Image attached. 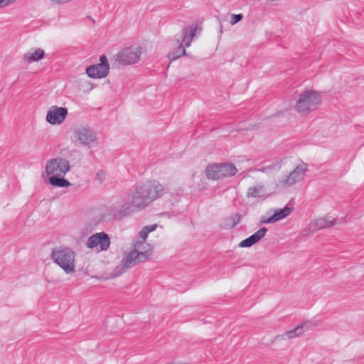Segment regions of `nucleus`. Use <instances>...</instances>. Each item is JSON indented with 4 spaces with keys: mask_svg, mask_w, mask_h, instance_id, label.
Wrapping results in <instances>:
<instances>
[{
    "mask_svg": "<svg viewBox=\"0 0 364 364\" xmlns=\"http://www.w3.org/2000/svg\"><path fill=\"white\" fill-rule=\"evenodd\" d=\"M292 210V208L288 206H285L284 208L282 209L276 210L274 214L263 223H272L282 219H284L291 214Z\"/></svg>",
    "mask_w": 364,
    "mask_h": 364,
    "instance_id": "obj_17",
    "label": "nucleus"
},
{
    "mask_svg": "<svg viewBox=\"0 0 364 364\" xmlns=\"http://www.w3.org/2000/svg\"><path fill=\"white\" fill-rule=\"evenodd\" d=\"M267 232V228H261L253 235H250L247 238L243 240L239 243L240 247H250L253 245L259 242L262 237H264Z\"/></svg>",
    "mask_w": 364,
    "mask_h": 364,
    "instance_id": "obj_14",
    "label": "nucleus"
},
{
    "mask_svg": "<svg viewBox=\"0 0 364 364\" xmlns=\"http://www.w3.org/2000/svg\"><path fill=\"white\" fill-rule=\"evenodd\" d=\"M66 107L52 106L47 112L46 120L50 124H60L68 115Z\"/></svg>",
    "mask_w": 364,
    "mask_h": 364,
    "instance_id": "obj_13",
    "label": "nucleus"
},
{
    "mask_svg": "<svg viewBox=\"0 0 364 364\" xmlns=\"http://www.w3.org/2000/svg\"><path fill=\"white\" fill-rule=\"evenodd\" d=\"M148 235H149V233L147 232L146 230H145L144 228L139 232V237H141L142 241H144V242H146L145 240H146Z\"/></svg>",
    "mask_w": 364,
    "mask_h": 364,
    "instance_id": "obj_27",
    "label": "nucleus"
},
{
    "mask_svg": "<svg viewBox=\"0 0 364 364\" xmlns=\"http://www.w3.org/2000/svg\"><path fill=\"white\" fill-rule=\"evenodd\" d=\"M103 174H104V173H103V172H100V171H99V172L97 173V177H102V175H103Z\"/></svg>",
    "mask_w": 364,
    "mask_h": 364,
    "instance_id": "obj_30",
    "label": "nucleus"
},
{
    "mask_svg": "<svg viewBox=\"0 0 364 364\" xmlns=\"http://www.w3.org/2000/svg\"><path fill=\"white\" fill-rule=\"evenodd\" d=\"M309 323H304L300 326H298L294 329L286 331L284 334L277 336L276 339H284L285 336H287L288 338H293L297 336H301L304 332V328H307V326Z\"/></svg>",
    "mask_w": 364,
    "mask_h": 364,
    "instance_id": "obj_19",
    "label": "nucleus"
},
{
    "mask_svg": "<svg viewBox=\"0 0 364 364\" xmlns=\"http://www.w3.org/2000/svg\"><path fill=\"white\" fill-rule=\"evenodd\" d=\"M308 171V165L302 162L299 164L288 175L279 178L277 182V186L287 188L297 183L302 181Z\"/></svg>",
    "mask_w": 364,
    "mask_h": 364,
    "instance_id": "obj_6",
    "label": "nucleus"
},
{
    "mask_svg": "<svg viewBox=\"0 0 364 364\" xmlns=\"http://www.w3.org/2000/svg\"><path fill=\"white\" fill-rule=\"evenodd\" d=\"M228 220L230 221L231 228H235L240 223L241 215L239 213H235L231 215Z\"/></svg>",
    "mask_w": 364,
    "mask_h": 364,
    "instance_id": "obj_24",
    "label": "nucleus"
},
{
    "mask_svg": "<svg viewBox=\"0 0 364 364\" xmlns=\"http://www.w3.org/2000/svg\"><path fill=\"white\" fill-rule=\"evenodd\" d=\"M109 65L105 55L100 57V63L86 68V73L92 78H103L109 74Z\"/></svg>",
    "mask_w": 364,
    "mask_h": 364,
    "instance_id": "obj_9",
    "label": "nucleus"
},
{
    "mask_svg": "<svg viewBox=\"0 0 364 364\" xmlns=\"http://www.w3.org/2000/svg\"><path fill=\"white\" fill-rule=\"evenodd\" d=\"M73 1L74 0H49L50 4L54 6L65 5Z\"/></svg>",
    "mask_w": 364,
    "mask_h": 364,
    "instance_id": "obj_25",
    "label": "nucleus"
},
{
    "mask_svg": "<svg viewBox=\"0 0 364 364\" xmlns=\"http://www.w3.org/2000/svg\"><path fill=\"white\" fill-rule=\"evenodd\" d=\"M50 257L66 274H72L75 272V252L71 248H54Z\"/></svg>",
    "mask_w": 364,
    "mask_h": 364,
    "instance_id": "obj_2",
    "label": "nucleus"
},
{
    "mask_svg": "<svg viewBox=\"0 0 364 364\" xmlns=\"http://www.w3.org/2000/svg\"><path fill=\"white\" fill-rule=\"evenodd\" d=\"M49 183L50 185L56 187H68L70 183L68 180L63 178V176H52L49 178Z\"/></svg>",
    "mask_w": 364,
    "mask_h": 364,
    "instance_id": "obj_21",
    "label": "nucleus"
},
{
    "mask_svg": "<svg viewBox=\"0 0 364 364\" xmlns=\"http://www.w3.org/2000/svg\"><path fill=\"white\" fill-rule=\"evenodd\" d=\"M156 228H157V225L156 224H153V225H146V226L144 227V228L145 230H146L148 233L154 231L156 229Z\"/></svg>",
    "mask_w": 364,
    "mask_h": 364,
    "instance_id": "obj_28",
    "label": "nucleus"
},
{
    "mask_svg": "<svg viewBox=\"0 0 364 364\" xmlns=\"http://www.w3.org/2000/svg\"><path fill=\"white\" fill-rule=\"evenodd\" d=\"M86 245L90 249L100 246L101 251H106L109 248L110 239L105 232H97L88 237Z\"/></svg>",
    "mask_w": 364,
    "mask_h": 364,
    "instance_id": "obj_11",
    "label": "nucleus"
},
{
    "mask_svg": "<svg viewBox=\"0 0 364 364\" xmlns=\"http://www.w3.org/2000/svg\"><path fill=\"white\" fill-rule=\"evenodd\" d=\"M103 174H104V173H103V172H100V171H99V172L97 173V177H102V175H103Z\"/></svg>",
    "mask_w": 364,
    "mask_h": 364,
    "instance_id": "obj_31",
    "label": "nucleus"
},
{
    "mask_svg": "<svg viewBox=\"0 0 364 364\" xmlns=\"http://www.w3.org/2000/svg\"><path fill=\"white\" fill-rule=\"evenodd\" d=\"M237 169L232 164H216L206 168V175L209 179L220 180L236 174Z\"/></svg>",
    "mask_w": 364,
    "mask_h": 364,
    "instance_id": "obj_5",
    "label": "nucleus"
},
{
    "mask_svg": "<svg viewBox=\"0 0 364 364\" xmlns=\"http://www.w3.org/2000/svg\"><path fill=\"white\" fill-rule=\"evenodd\" d=\"M70 170V163L66 159L58 157L46 162V172L48 176H64Z\"/></svg>",
    "mask_w": 364,
    "mask_h": 364,
    "instance_id": "obj_7",
    "label": "nucleus"
},
{
    "mask_svg": "<svg viewBox=\"0 0 364 364\" xmlns=\"http://www.w3.org/2000/svg\"><path fill=\"white\" fill-rule=\"evenodd\" d=\"M219 32L220 34L223 33V26L220 25Z\"/></svg>",
    "mask_w": 364,
    "mask_h": 364,
    "instance_id": "obj_32",
    "label": "nucleus"
},
{
    "mask_svg": "<svg viewBox=\"0 0 364 364\" xmlns=\"http://www.w3.org/2000/svg\"><path fill=\"white\" fill-rule=\"evenodd\" d=\"M338 223V220L332 218L329 215L318 218L310 225L313 231L332 227Z\"/></svg>",
    "mask_w": 364,
    "mask_h": 364,
    "instance_id": "obj_15",
    "label": "nucleus"
},
{
    "mask_svg": "<svg viewBox=\"0 0 364 364\" xmlns=\"http://www.w3.org/2000/svg\"><path fill=\"white\" fill-rule=\"evenodd\" d=\"M319 95L314 90H305L299 95L295 105L296 110L301 115H307L320 105Z\"/></svg>",
    "mask_w": 364,
    "mask_h": 364,
    "instance_id": "obj_3",
    "label": "nucleus"
},
{
    "mask_svg": "<svg viewBox=\"0 0 364 364\" xmlns=\"http://www.w3.org/2000/svg\"><path fill=\"white\" fill-rule=\"evenodd\" d=\"M176 43L178 44L177 48L175 50L169 53L168 55V58L171 60H175L186 55L185 47L183 45H182V43H180V40L178 39L176 41Z\"/></svg>",
    "mask_w": 364,
    "mask_h": 364,
    "instance_id": "obj_22",
    "label": "nucleus"
},
{
    "mask_svg": "<svg viewBox=\"0 0 364 364\" xmlns=\"http://www.w3.org/2000/svg\"><path fill=\"white\" fill-rule=\"evenodd\" d=\"M45 56V52L41 48H36L33 51H28L23 54V60L28 63L38 62Z\"/></svg>",
    "mask_w": 364,
    "mask_h": 364,
    "instance_id": "obj_18",
    "label": "nucleus"
},
{
    "mask_svg": "<svg viewBox=\"0 0 364 364\" xmlns=\"http://www.w3.org/2000/svg\"><path fill=\"white\" fill-rule=\"evenodd\" d=\"M141 53V48L129 47L117 53L115 60L122 65H132L139 61Z\"/></svg>",
    "mask_w": 364,
    "mask_h": 364,
    "instance_id": "obj_8",
    "label": "nucleus"
},
{
    "mask_svg": "<svg viewBox=\"0 0 364 364\" xmlns=\"http://www.w3.org/2000/svg\"><path fill=\"white\" fill-rule=\"evenodd\" d=\"M164 188L156 181H146L136 186L135 190L127 194L134 208L141 210L162 196Z\"/></svg>",
    "mask_w": 364,
    "mask_h": 364,
    "instance_id": "obj_1",
    "label": "nucleus"
},
{
    "mask_svg": "<svg viewBox=\"0 0 364 364\" xmlns=\"http://www.w3.org/2000/svg\"><path fill=\"white\" fill-rule=\"evenodd\" d=\"M197 27L195 28H184L183 29V39L180 43H182V45L184 43V47H189L191 43L196 36Z\"/></svg>",
    "mask_w": 364,
    "mask_h": 364,
    "instance_id": "obj_20",
    "label": "nucleus"
},
{
    "mask_svg": "<svg viewBox=\"0 0 364 364\" xmlns=\"http://www.w3.org/2000/svg\"><path fill=\"white\" fill-rule=\"evenodd\" d=\"M74 137L80 145L89 146L94 143L96 139L95 132L87 127H78L73 130Z\"/></svg>",
    "mask_w": 364,
    "mask_h": 364,
    "instance_id": "obj_10",
    "label": "nucleus"
},
{
    "mask_svg": "<svg viewBox=\"0 0 364 364\" xmlns=\"http://www.w3.org/2000/svg\"><path fill=\"white\" fill-rule=\"evenodd\" d=\"M132 250L136 252V254H139V256L142 253L143 257H145L143 259V262L148 259L149 256L151 255V247L144 241H138L135 242Z\"/></svg>",
    "mask_w": 364,
    "mask_h": 364,
    "instance_id": "obj_16",
    "label": "nucleus"
},
{
    "mask_svg": "<svg viewBox=\"0 0 364 364\" xmlns=\"http://www.w3.org/2000/svg\"><path fill=\"white\" fill-rule=\"evenodd\" d=\"M16 0H0V6L1 8L5 7L13 2H14Z\"/></svg>",
    "mask_w": 364,
    "mask_h": 364,
    "instance_id": "obj_29",
    "label": "nucleus"
},
{
    "mask_svg": "<svg viewBox=\"0 0 364 364\" xmlns=\"http://www.w3.org/2000/svg\"><path fill=\"white\" fill-rule=\"evenodd\" d=\"M132 203L130 202L129 198L127 195L118 202L112 205L107 210L108 215L113 220H122L133 213Z\"/></svg>",
    "mask_w": 364,
    "mask_h": 364,
    "instance_id": "obj_4",
    "label": "nucleus"
},
{
    "mask_svg": "<svg viewBox=\"0 0 364 364\" xmlns=\"http://www.w3.org/2000/svg\"><path fill=\"white\" fill-rule=\"evenodd\" d=\"M145 257H143L142 253L139 256V254H136V252L133 250L126 252L122 259L120 266L115 269V271H117L116 275H119L122 273V270L126 271L138 263L143 262V259Z\"/></svg>",
    "mask_w": 364,
    "mask_h": 364,
    "instance_id": "obj_12",
    "label": "nucleus"
},
{
    "mask_svg": "<svg viewBox=\"0 0 364 364\" xmlns=\"http://www.w3.org/2000/svg\"><path fill=\"white\" fill-rule=\"evenodd\" d=\"M264 190V186L261 183L257 184L254 186H251L248 188L247 192V197L257 198L262 195Z\"/></svg>",
    "mask_w": 364,
    "mask_h": 364,
    "instance_id": "obj_23",
    "label": "nucleus"
},
{
    "mask_svg": "<svg viewBox=\"0 0 364 364\" xmlns=\"http://www.w3.org/2000/svg\"><path fill=\"white\" fill-rule=\"evenodd\" d=\"M243 18V15L242 14H232L231 15V20H230V24L232 26L236 24L240 21H241Z\"/></svg>",
    "mask_w": 364,
    "mask_h": 364,
    "instance_id": "obj_26",
    "label": "nucleus"
}]
</instances>
